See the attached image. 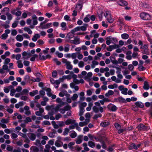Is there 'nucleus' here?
Here are the masks:
<instances>
[{
    "instance_id": "f257e3e1",
    "label": "nucleus",
    "mask_w": 152,
    "mask_h": 152,
    "mask_svg": "<svg viewBox=\"0 0 152 152\" xmlns=\"http://www.w3.org/2000/svg\"><path fill=\"white\" fill-rule=\"evenodd\" d=\"M141 18L144 20H148L151 19V17L148 13L143 12L141 13L140 15Z\"/></svg>"
},
{
    "instance_id": "f03ea898",
    "label": "nucleus",
    "mask_w": 152,
    "mask_h": 152,
    "mask_svg": "<svg viewBox=\"0 0 152 152\" xmlns=\"http://www.w3.org/2000/svg\"><path fill=\"white\" fill-rule=\"evenodd\" d=\"M62 62L64 64H65L66 65L67 69L69 70H71L72 69V65L70 64L71 62L65 58L62 59Z\"/></svg>"
},
{
    "instance_id": "7ed1b4c3",
    "label": "nucleus",
    "mask_w": 152,
    "mask_h": 152,
    "mask_svg": "<svg viewBox=\"0 0 152 152\" xmlns=\"http://www.w3.org/2000/svg\"><path fill=\"white\" fill-rule=\"evenodd\" d=\"M137 127L139 131H147L150 129L149 126H145L142 124H139Z\"/></svg>"
},
{
    "instance_id": "20e7f679",
    "label": "nucleus",
    "mask_w": 152,
    "mask_h": 152,
    "mask_svg": "<svg viewBox=\"0 0 152 152\" xmlns=\"http://www.w3.org/2000/svg\"><path fill=\"white\" fill-rule=\"evenodd\" d=\"M107 108L113 112L116 111L118 109L117 107L111 103L109 104L107 106Z\"/></svg>"
},
{
    "instance_id": "39448f33",
    "label": "nucleus",
    "mask_w": 152,
    "mask_h": 152,
    "mask_svg": "<svg viewBox=\"0 0 152 152\" xmlns=\"http://www.w3.org/2000/svg\"><path fill=\"white\" fill-rule=\"evenodd\" d=\"M119 47V46L118 45H111L109 46L108 48H107V49L108 51H111L113 50L118 48Z\"/></svg>"
},
{
    "instance_id": "423d86ee",
    "label": "nucleus",
    "mask_w": 152,
    "mask_h": 152,
    "mask_svg": "<svg viewBox=\"0 0 152 152\" xmlns=\"http://www.w3.org/2000/svg\"><path fill=\"white\" fill-rule=\"evenodd\" d=\"M24 109L25 111V114L26 115L28 116L31 114V113L28 106H25L24 107Z\"/></svg>"
},
{
    "instance_id": "0eeeda50",
    "label": "nucleus",
    "mask_w": 152,
    "mask_h": 152,
    "mask_svg": "<svg viewBox=\"0 0 152 152\" xmlns=\"http://www.w3.org/2000/svg\"><path fill=\"white\" fill-rule=\"evenodd\" d=\"M114 100L115 101L119 102L120 103H124L126 102L125 99L121 96L119 97L118 98H115Z\"/></svg>"
},
{
    "instance_id": "6e6552de",
    "label": "nucleus",
    "mask_w": 152,
    "mask_h": 152,
    "mask_svg": "<svg viewBox=\"0 0 152 152\" xmlns=\"http://www.w3.org/2000/svg\"><path fill=\"white\" fill-rule=\"evenodd\" d=\"M119 5L122 6H126L128 4V3L126 1H118L117 2Z\"/></svg>"
},
{
    "instance_id": "1a4fd4ad",
    "label": "nucleus",
    "mask_w": 152,
    "mask_h": 152,
    "mask_svg": "<svg viewBox=\"0 0 152 152\" xmlns=\"http://www.w3.org/2000/svg\"><path fill=\"white\" fill-rule=\"evenodd\" d=\"M140 6L142 7H144L145 8H148L149 7V4L148 3H146L144 1H141V2L140 3Z\"/></svg>"
},
{
    "instance_id": "9d476101",
    "label": "nucleus",
    "mask_w": 152,
    "mask_h": 152,
    "mask_svg": "<svg viewBox=\"0 0 152 152\" xmlns=\"http://www.w3.org/2000/svg\"><path fill=\"white\" fill-rule=\"evenodd\" d=\"M32 18L33 20V25H36L38 23L37 20V17L35 15H34L32 16Z\"/></svg>"
},
{
    "instance_id": "9b49d317",
    "label": "nucleus",
    "mask_w": 152,
    "mask_h": 152,
    "mask_svg": "<svg viewBox=\"0 0 152 152\" xmlns=\"http://www.w3.org/2000/svg\"><path fill=\"white\" fill-rule=\"evenodd\" d=\"M75 120L69 119H67L65 122V124L66 125H68L70 124L75 123Z\"/></svg>"
},
{
    "instance_id": "f8f14e48",
    "label": "nucleus",
    "mask_w": 152,
    "mask_h": 152,
    "mask_svg": "<svg viewBox=\"0 0 152 152\" xmlns=\"http://www.w3.org/2000/svg\"><path fill=\"white\" fill-rule=\"evenodd\" d=\"M109 122L108 121H105L101 122L100 124V126L102 127H106L109 125Z\"/></svg>"
},
{
    "instance_id": "ddd939ff",
    "label": "nucleus",
    "mask_w": 152,
    "mask_h": 152,
    "mask_svg": "<svg viewBox=\"0 0 152 152\" xmlns=\"http://www.w3.org/2000/svg\"><path fill=\"white\" fill-rule=\"evenodd\" d=\"M55 145L57 147H60L63 145V142L61 141L56 140L55 142Z\"/></svg>"
},
{
    "instance_id": "4468645a",
    "label": "nucleus",
    "mask_w": 152,
    "mask_h": 152,
    "mask_svg": "<svg viewBox=\"0 0 152 152\" xmlns=\"http://www.w3.org/2000/svg\"><path fill=\"white\" fill-rule=\"evenodd\" d=\"M61 106L60 105H58L55 108L52 109L51 110L54 113H57L59 110V108Z\"/></svg>"
},
{
    "instance_id": "2eb2a0df",
    "label": "nucleus",
    "mask_w": 152,
    "mask_h": 152,
    "mask_svg": "<svg viewBox=\"0 0 152 152\" xmlns=\"http://www.w3.org/2000/svg\"><path fill=\"white\" fill-rule=\"evenodd\" d=\"M40 37V35L38 34H36L34 35L33 37L32 40L34 42H35L37 41V39L39 38Z\"/></svg>"
},
{
    "instance_id": "dca6fc26",
    "label": "nucleus",
    "mask_w": 152,
    "mask_h": 152,
    "mask_svg": "<svg viewBox=\"0 0 152 152\" xmlns=\"http://www.w3.org/2000/svg\"><path fill=\"white\" fill-rule=\"evenodd\" d=\"M135 104L137 106L140 108H143L144 106L143 104L140 102H136Z\"/></svg>"
},
{
    "instance_id": "f3484780",
    "label": "nucleus",
    "mask_w": 152,
    "mask_h": 152,
    "mask_svg": "<svg viewBox=\"0 0 152 152\" xmlns=\"http://www.w3.org/2000/svg\"><path fill=\"white\" fill-rule=\"evenodd\" d=\"M143 88L145 90H148L149 89V86L148 83L147 81H145L144 82Z\"/></svg>"
},
{
    "instance_id": "a211bd4d",
    "label": "nucleus",
    "mask_w": 152,
    "mask_h": 152,
    "mask_svg": "<svg viewBox=\"0 0 152 152\" xmlns=\"http://www.w3.org/2000/svg\"><path fill=\"white\" fill-rule=\"evenodd\" d=\"M75 144V142H71L69 143L68 146L69 148L72 150H73L74 148L73 146Z\"/></svg>"
},
{
    "instance_id": "6ab92c4d",
    "label": "nucleus",
    "mask_w": 152,
    "mask_h": 152,
    "mask_svg": "<svg viewBox=\"0 0 152 152\" xmlns=\"http://www.w3.org/2000/svg\"><path fill=\"white\" fill-rule=\"evenodd\" d=\"M114 94V92L111 90H109L107 93H106L105 96L106 97H109L110 96L113 95Z\"/></svg>"
},
{
    "instance_id": "aec40b11",
    "label": "nucleus",
    "mask_w": 152,
    "mask_h": 152,
    "mask_svg": "<svg viewBox=\"0 0 152 152\" xmlns=\"http://www.w3.org/2000/svg\"><path fill=\"white\" fill-rule=\"evenodd\" d=\"M88 26V25L87 24L84 23L83 26H80V30L83 31H86V28Z\"/></svg>"
},
{
    "instance_id": "412c9836",
    "label": "nucleus",
    "mask_w": 152,
    "mask_h": 152,
    "mask_svg": "<svg viewBox=\"0 0 152 152\" xmlns=\"http://www.w3.org/2000/svg\"><path fill=\"white\" fill-rule=\"evenodd\" d=\"M38 93V91L37 90H36L33 91L32 92L29 93V95L31 96H34L36 94Z\"/></svg>"
},
{
    "instance_id": "4be33fe9",
    "label": "nucleus",
    "mask_w": 152,
    "mask_h": 152,
    "mask_svg": "<svg viewBox=\"0 0 152 152\" xmlns=\"http://www.w3.org/2000/svg\"><path fill=\"white\" fill-rule=\"evenodd\" d=\"M16 40L18 41H22L23 40V38L22 35L18 34L17 36L16 37Z\"/></svg>"
},
{
    "instance_id": "5701e85b",
    "label": "nucleus",
    "mask_w": 152,
    "mask_h": 152,
    "mask_svg": "<svg viewBox=\"0 0 152 152\" xmlns=\"http://www.w3.org/2000/svg\"><path fill=\"white\" fill-rule=\"evenodd\" d=\"M88 145L91 148H94L95 146V143L92 141H89L88 142Z\"/></svg>"
},
{
    "instance_id": "b1692460",
    "label": "nucleus",
    "mask_w": 152,
    "mask_h": 152,
    "mask_svg": "<svg viewBox=\"0 0 152 152\" xmlns=\"http://www.w3.org/2000/svg\"><path fill=\"white\" fill-rule=\"evenodd\" d=\"M83 6V3L81 1H79V3L77 4L76 8H79L80 10H81Z\"/></svg>"
},
{
    "instance_id": "393cba45",
    "label": "nucleus",
    "mask_w": 152,
    "mask_h": 152,
    "mask_svg": "<svg viewBox=\"0 0 152 152\" xmlns=\"http://www.w3.org/2000/svg\"><path fill=\"white\" fill-rule=\"evenodd\" d=\"M36 138V135L34 133H31L30 134V136L29 137V138L31 140H35Z\"/></svg>"
},
{
    "instance_id": "a878e982",
    "label": "nucleus",
    "mask_w": 152,
    "mask_h": 152,
    "mask_svg": "<svg viewBox=\"0 0 152 152\" xmlns=\"http://www.w3.org/2000/svg\"><path fill=\"white\" fill-rule=\"evenodd\" d=\"M85 111V110L84 108L82 107H80V111L79 115L80 116H81L83 115L84 112Z\"/></svg>"
},
{
    "instance_id": "bb28decb",
    "label": "nucleus",
    "mask_w": 152,
    "mask_h": 152,
    "mask_svg": "<svg viewBox=\"0 0 152 152\" xmlns=\"http://www.w3.org/2000/svg\"><path fill=\"white\" fill-rule=\"evenodd\" d=\"M51 23H48L47 24L41 26L40 28L43 29L48 28L51 25Z\"/></svg>"
},
{
    "instance_id": "cd10ccee",
    "label": "nucleus",
    "mask_w": 152,
    "mask_h": 152,
    "mask_svg": "<svg viewBox=\"0 0 152 152\" xmlns=\"http://www.w3.org/2000/svg\"><path fill=\"white\" fill-rule=\"evenodd\" d=\"M129 37V35L126 33L123 34L121 35V38L122 39H128Z\"/></svg>"
},
{
    "instance_id": "c85d7f7f",
    "label": "nucleus",
    "mask_w": 152,
    "mask_h": 152,
    "mask_svg": "<svg viewBox=\"0 0 152 152\" xmlns=\"http://www.w3.org/2000/svg\"><path fill=\"white\" fill-rule=\"evenodd\" d=\"M28 90L25 89H24L20 93L21 95H28Z\"/></svg>"
},
{
    "instance_id": "c756f323",
    "label": "nucleus",
    "mask_w": 152,
    "mask_h": 152,
    "mask_svg": "<svg viewBox=\"0 0 152 152\" xmlns=\"http://www.w3.org/2000/svg\"><path fill=\"white\" fill-rule=\"evenodd\" d=\"M63 93L62 92H60L59 94V96L61 97H63L64 96V94H66L67 95H68L69 96H70V94H68L67 92L66 91H64Z\"/></svg>"
},
{
    "instance_id": "7c9ffc66",
    "label": "nucleus",
    "mask_w": 152,
    "mask_h": 152,
    "mask_svg": "<svg viewBox=\"0 0 152 152\" xmlns=\"http://www.w3.org/2000/svg\"><path fill=\"white\" fill-rule=\"evenodd\" d=\"M61 26L62 27V29L63 30H65L66 28V23L64 22H62L61 24Z\"/></svg>"
},
{
    "instance_id": "2f4dec72",
    "label": "nucleus",
    "mask_w": 152,
    "mask_h": 152,
    "mask_svg": "<svg viewBox=\"0 0 152 152\" xmlns=\"http://www.w3.org/2000/svg\"><path fill=\"white\" fill-rule=\"evenodd\" d=\"M70 136L72 138H74L77 136V134L75 131H73L72 132L70 135Z\"/></svg>"
},
{
    "instance_id": "473e14b6",
    "label": "nucleus",
    "mask_w": 152,
    "mask_h": 152,
    "mask_svg": "<svg viewBox=\"0 0 152 152\" xmlns=\"http://www.w3.org/2000/svg\"><path fill=\"white\" fill-rule=\"evenodd\" d=\"M24 30L25 31H27L29 34H31L32 33L31 30L28 27H25L24 28Z\"/></svg>"
},
{
    "instance_id": "72a5a7b5",
    "label": "nucleus",
    "mask_w": 152,
    "mask_h": 152,
    "mask_svg": "<svg viewBox=\"0 0 152 152\" xmlns=\"http://www.w3.org/2000/svg\"><path fill=\"white\" fill-rule=\"evenodd\" d=\"M73 124H74V125H70L69 126V128L70 129H74L76 127V126H77V123L75 122Z\"/></svg>"
},
{
    "instance_id": "f704fd0d",
    "label": "nucleus",
    "mask_w": 152,
    "mask_h": 152,
    "mask_svg": "<svg viewBox=\"0 0 152 152\" xmlns=\"http://www.w3.org/2000/svg\"><path fill=\"white\" fill-rule=\"evenodd\" d=\"M17 63L18 64V66L19 68H21L23 67V65L21 63V60L18 61Z\"/></svg>"
},
{
    "instance_id": "c9c22d12",
    "label": "nucleus",
    "mask_w": 152,
    "mask_h": 152,
    "mask_svg": "<svg viewBox=\"0 0 152 152\" xmlns=\"http://www.w3.org/2000/svg\"><path fill=\"white\" fill-rule=\"evenodd\" d=\"M130 148L131 149H134L137 150V147L135 144L132 143L130 144Z\"/></svg>"
},
{
    "instance_id": "e433bc0d",
    "label": "nucleus",
    "mask_w": 152,
    "mask_h": 152,
    "mask_svg": "<svg viewBox=\"0 0 152 152\" xmlns=\"http://www.w3.org/2000/svg\"><path fill=\"white\" fill-rule=\"evenodd\" d=\"M142 53L143 54L149 55V50L148 48H145Z\"/></svg>"
},
{
    "instance_id": "4c0bfd02",
    "label": "nucleus",
    "mask_w": 152,
    "mask_h": 152,
    "mask_svg": "<svg viewBox=\"0 0 152 152\" xmlns=\"http://www.w3.org/2000/svg\"><path fill=\"white\" fill-rule=\"evenodd\" d=\"M109 39L111 41L113 40L114 42H117V39L116 38L112 37L111 36H109L106 38V39Z\"/></svg>"
},
{
    "instance_id": "58836bf2",
    "label": "nucleus",
    "mask_w": 152,
    "mask_h": 152,
    "mask_svg": "<svg viewBox=\"0 0 152 152\" xmlns=\"http://www.w3.org/2000/svg\"><path fill=\"white\" fill-rule=\"evenodd\" d=\"M90 15H88L86 16L84 18L83 21L85 22H88L90 21L89 17Z\"/></svg>"
},
{
    "instance_id": "ea45409f",
    "label": "nucleus",
    "mask_w": 152,
    "mask_h": 152,
    "mask_svg": "<svg viewBox=\"0 0 152 152\" xmlns=\"http://www.w3.org/2000/svg\"><path fill=\"white\" fill-rule=\"evenodd\" d=\"M56 54L59 58H61L63 57V54L62 53H59L58 51H56Z\"/></svg>"
},
{
    "instance_id": "a19ab883",
    "label": "nucleus",
    "mask_w": 152,
    "mask_h": 152,
    "mask_svg": "<svg viewBox=\"0 0 152 152\" xmlns=\"http://www.w3.org/2000/svg\"><path fill=\"white\" fill-rule=\"evenodd\" d=\"M69 132V129L68 128H65L64 132H63V134L64 135H67L68 134Z\"/></svg>"
},
{
    "instance_id": "79ce46f5",
    "label": "nucleus",
    "mask_w": 152,
    "mask_h": 152,
    "mask_svg": "<svg viewBox=\"0 0 152 152\" xmlns=\"http://www.w3.org/2000/svg\"><path fill=\"white\" fill-rule=\"evenodd\" d=\"M6 15L7 16V19L10 20L12 19V16L9 12H8L6 13Z\"/></svg>"
},
{
    "instance_id": "37998d69",
    "label": "nucleus",
    "mask_w": 152,
    "mask_h": 152,
    "mask_svg": "<svg viewBox=\"0 0 152 152\" xmlns=\"http://www.w3.org/2000/svg\"><path fill=\"white\" fill-rule=\"evenodd\" d=\"M35 145L39 147H40L42 145L40 141L39 140H36Z\"/></svg>"
},
{
    "instance_id": "c03bdc74",
    "label": "nucleus",
    "mask_w": 152,
    "mask_h": 152,
    "mask_svg": "<svg viewBox=\"0 0 152 152\" xmlns=\"http://www.w3.org/2000/svg\"><path fill=\"white\" fill-rule=\"evenodd\" d=\"M31 149L33 150V152H38L39 150L38 148L36 147H33L31 148Z\"/></svg>"
},
{
    "instance_id": "a18cd8bd",
    "label": "nucleus",
    "mask_w": 152,
    "mask_h": 152,
    "mask_svg": "<svg viewBox=\"0 0 152 152\" xmlns=\"http://www.w3.org/2000/svg\"><path fill=\"white\" fill-rule=\"evenodd\" d=\"M80 43V39L79 38H75L74 44L77 45Z\"/></svg>"
},
{
    "instance_id": "49530a36",
    "label": "nucleus",
    "mask_w": 152,
    "mask_h": 152,
    "mask_svg": "<svg viewBox=\"0 0 152 152\" xmlns=\"http://www.w3.org/2000/svg\"><path fill=\"white\" fill-rule=\"evenodd\" d=\"M42 53H40L39 55V58L40 60H46L45 56H42Z\"/></svg>"
},
{
    "instance_id": "de8ad7c7",
    "label": "nucleus",
    "mask_w": 152,
    "mask_h": 152,
    "mask_svg": "<svg viewBox=\"0 0 152 152\" xmlns=\"http://www.w3.org/2000/svg\"><path fill=\"white\" fill-rule=\"evenodd\" d=\"M107 18L108 22L110 23H112L114 21V20L111 18V15L110 16H109V17H107Z\"/></svg>"
},
{
    "instance_id": "09e8293b",
    "label": "nucleus",
    "mask_w": 152,
    "mask_h": 152,
    "mask_svg": "<svg viewBox=\"0 0 152 152\" xmlns=\"http://www.w3.org/2000/svg\"><path fill=\"white\" fill-rule=\"evenodd\" d=\"M128 91V89L127 88H124L121 91V93L124 95H127V91Z\"/></svg>"
},
{
    "instance_id": "8fccbe9b",
    "label": "nucleus",
    "mask_w": 152,
    "mask_h": 152,
    "mask_svg": "<svg viewBox=\"0 0 152 152\" xmlns=\"http://www.w3.org/2000/svg\"><path fill=\"white\" fill-rule=\"evenodd\" d=\"M78 97V95L76 94H74L72 96V97L71 99L73 101L75 100Z\"/></svg>"
},
{
    "instance_id": "3c124183",
    "label": "nucleus",
    "mask_w": 152,
    "mask_h": 152,
    "mask_svg": "<svg viewBox=\"0 0 152 152\" xmlns=\"http://www.w3.org/2000/svg\"><path fill=\"white\" fill-rule=\"evenodd\" d=\"M74 37V34L70 32L67 34L66 37H67L69 39L72 38Z\"/></svg>"
},
{
    "instance_id": "603ef678",
    "label": "nucleus",
    "mask_w": 152,
    "mask_h": 152,
    "mask_svg": "<svg viewBox=\"0 0 152 152\" xmlns=\"http://www.w3.org/2000/svg\"><path fill=\"white\" fill-rule=\"evenodd\" d=\"M13 147L11 146L10 145H7V150L9 151H12L13 150Z\"/></svg>"
},
{
    "instance_id": "864d4df0",
    "label": "nucleus",
    "mask_w": 152,
    "mask_h": 152,
    "mask_svg": "<svg viewBox=\"0 0 152 152\" xmlns=\"http://www.w3.org/2000/svg\"><path fill=\"white\" fill-rule=\"evenodd\" d=\"M93 111L95 113H97L99 112V108L96 106H94L92 108Z\"/></svg>"
},
{
    "instance_id": "5fc2aeb1",
    "label": "nucleus",
    "mask_w": 152,
    "mask_h": 152,
    "mask_svg": "<svg viewBox=\"0 0 152 152\" xmlns=\"http://www.w3.org/2000/svg\"><path fill=\"white\" fill-rule=\"evenodd\" d=\"M104 15L106 18H107L109 16H110L111 15V14L110 12L109 11H106L104 13Z\"/></svg>"
},
{
    "instance_id": "6e6d98bb",
    "label": "nucleus",
    "mask_w": 152,
    "mask_h": 152,
    "mask_svg": "<svg viewBox=\"0 0 152 152\" xmlns=\"http://www.w3.org/2000/svg\"><path fill=\"white\" fill-rule=\"evenodd\" d=\"M138 68L140 71H144L145 69V67H144L142 65H140V64H139Z\"/></svg>"
},
{
    "instance_id": "4d7b16f0",
    "label": "nucleus",
    "mask_w": 152,
    "mask_h": 152,
    "mask_svg": "<svg viewBox=\"0 0 152 152\" xmlns=\"http://www.w3.org/2000/svg\"><path fill=\"white\" fill-rule=\"evenodd\" d=\"M24 79L26 81H30V77L28 75H26L24 77Z\"/></svg>"
},
{
    "instance_id": "13d9d810",
    "label": "nucleus",
    "mask_w": 152,
    "mask_h": 152,
    "mask_svg": "<svg viewBox=\"0 0 152 152\" xmlns=\"http://www.w3.org/2000/svg\"><path fill=\"white\" fill-rule=\"evenodd\" d=\"M70 74L72 75L71 78L72 77L73 78V79H76L77 77V76L75 74H74L73 72L72 71H71L70 72Z\"/></svg>"
},
{
    "instance_id": "bf43d9fd",
    "label": "nucleus",
    "mask_w": 152,
    "mask_h": 152,
    "mask_svg": "<svg viewBox=\"0 0 152 152\" xmlns=\"http://www.w3.org/2000/svg\"><path fill=\"white\" fill-rule=\"evenodd\" d=\"M11 1H7L5 2H3L2 3V5L3 6H5L6 5V4H10L12 3Z\"/></svg>"
},
{
    "instance_id": "052dcab7",
    "label": "nucleus",
    "mask_w": 152,
    "mask_h": 152,
    "mask_svg": "<svg viewBox=\"0 0 152 152\" xmlns=\"http://www.w3.org/2000/svg\"><path fill=\"white\" fill-rule=\"evenodd\" d=\"M114 126H115L116 128L118 130L121 128V126L117 123H115Z\"/></svg>"
},
{
    "instance_id": "680f3d73",
    "label": "nucleus",
    "mask_w": 152,
    "mask_h": 152,
    "mask_svg": "<svg viewBox=\"0 0 152 152\" xmlns=\"http://www.w3.org/2000/svg\"><path fill=\"white\" fill-rule=\"evenodd\" d=\"M8 35L7 34L4 33L1 36V38L3 39H6Z\"/></svg>"
},
{
    "instance_id": "e2e57ef3",
    "label": "nucleus",
    "mask_w": 152,
    "mask_h": 152,
    "mask_svg": "<svg viewBox=\"0 0 152 152\" xmlns=\"http://www.w3.org/2000/svg\"><path fill=\"white\" fill-rule=\"evenodd\" d=\"M62 117L60 113H58L55 116V119L56 120H58L60 118Z\"/></svg>"
},
{
    "instance_id": "0e129e2a",
    "label": "nucleus",
    "mask_w": 152,
    "mask_h": 152,
    "mask_svg": "<svg viewBox=\"0 0 152 152\" xmlns=\"http://www.w3.org/2000/svg\"><path fill=\"white\" fill-rule=\"evenodd\" d=\"M16 92V90L15 89H12L10 91V95L11 96H13Z\"/></svg>"
},
{
    "instance_id": "69168bd1",
    "label": "nucleus",
    "mask_w": 152,
    "mask_h": 152,
    "mask_svg": "<svg viewBox=\"0 0 152 152\" xmlns=\"http://www.w3.org/2000/svg\"><path fill=\"white\" fill-rule=\"evenodd\" d=\"M26 123H27L28 122H31V120L30 117H27L25 120Z\"/></svg>"
},
{
    "instance_id": "338daca9",
    "label": "nucleus",
    "mask_w": 152,
    "mask_h": 152,
    "mask_svg": "<svg viewBox=\"0 0 152 152\" xmlns=\"http://www.w3.org/2000/svg\"><path fill=\"white\" fill-rule=\"evenodd\" d=\"M1 122L3 123L7 124L9 122V120L7 119L3 118L1 120Z\"/></svg>"
},
{
    "instance_id": "774afa93",
    "label": "nucleus",
    "mask_w": 152,
    "mask_h": 152,
    "mask_svg": "<svg viewBox=\"0 0 152 152\" xmlns=\"http://www.w3.org/2000/svg\"><path fill=\"white\" fill-rule=\"evenodd\" d=\"M128 69L131 71L133 70L134 67L133 65L132 64H130L128 66Z\"/></svg>"
}]
</instances>
